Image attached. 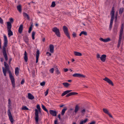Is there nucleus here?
Instances as JSON below:
<instances>
[{
    "mask_svg": "<svg viewBox=\"0 0 124 124\" xmlns=\"http://www.w3.org/2000/svg\"><path fill=\"white\" fill-rule=\"evenodd\" d=\"M4 63L5 67L6 68L5 70H6V71H8L9 75V77L11 82V84L12 86L13 87L15 88V79L13 76L12 75L11 71L9 70V68L8 64L6 62H4Z\"/></svg>",
    "mask_w": 124,
    "mask_h": 124,
    "instance_id": "1",
    "label": "nucleus"
},
{
    "mask_svg": "<svg viewBox=\"0 0 124 124\" xmlns=\"http://www.w3.org/2000/svg\"><path fill=\"white\" fill-rule=\"evenodd\" d=\"M4 45L3 46L2 52L5 60L7 61L8 60V57L6 52L5 47L7 46L8 41L7 37L6 35H4Z\"/></svg>",
    "mask_w": 124,
    "mask_h": 124,
    "instance_id": "2",
    "label": "nucleus"
},
{
    "mask_svg": "<svg viewBox=\"0 0 124 124\" xmlns=\"http://www.w3.org/2000/svg\"><path fill=\"white\" fill-rule=\"evenodd\" d=\"M72 91V90H68L64 92L62 94L61 96H63L67 94L66 97H69L70 96L77 95L78 94V93L75 92H72L70 93Z\"/></svg>",
    "mask_w": 124,
    "mask_h": 124,
    "instance_id": "3",
    "label": "nucleus"
},
{
    "mask_svg": "<svg viewBox=\"0 0 124 124\" xmlns=\"http://www.w3.org/2000/svg\"><path fill=\"white\" fill-rule=\"evenodd\" d=\"M115 9L114 7H113L112 9V10L110 12V15L111 16V18L110 20L109 28L110 30L112 26L113 23L115 16Z\"/></svg>",
    "mask_w": 124,
    "mask_h": 124,
    "instance_id": "4",
    "label": "nucleus"
},
{
    "mask_svg": "<svg viewBox=\"0 0 124 124\" xmlns=\"http://www.w3.org/2000/svg\"><path fill=\"white\" fill-rule=\"evenodd\" d=\"M7 28L8 31V35L10 37L13 35V33L11 30L12 25L9 22H7Z\"/></svg>",
    "mask_w": 124,
    "mask_h": 124,
    "instance_id": "5",
    "label": "nucleus"
},
{
    "mask_svg": "<svg viewBox=\"0 0 124 124\" xmlns=\"http://www.w3.org/2000/svg\"><path fill=\"white\" fill-rule=\"evenodd\" d=\"M41 109H38V110L36 109L35 110V120L36 123H38L39 121V113L40 112L41 113Z\"/></svg>",
    "mask_w": 124,
    "mask_h": 124,
    "instance_id": "6",
    "label": "nucleus"
},
{
    "mask_svg": "<svg viewBox=\"0 0 124 124\" xmlns=\"http://www.w3.org/2000/svg\"><path fill=\"white\" fill-rule=\"evenodd\" d=\"M52 31L54 32L56 36L58 37H60V33L59 29L56 27L53 28L52 30Z\"/></svg>",
    "mask_w": 124,
    "mask_h": 124,
    "instance_id": "7",
    "label": "nucleus"
},
{
    "mask_svg": "<svg viewBox=\"0 0 124 124\" xmlns=\"http://www.w3.org/2000/svg\"><path fill=\"white\" fill-rule=\"evenodd\" d=\"M63 30L65 35L69 39H70V37L68 32V29L67 27L65 26H63Z\"/></svg>",
    "mask_w": 124,
    "mask_h": 124,
    "instance_id": "8",
    "label": "nucleus"
},
{
    "mask_svg": "<svg viewBox=\"0 0 124 124\" xmlns=\"http://www.w3.org/2000/svg\"><path fill=\"white\" fill-rule=\"evenodd\" d=\"M8 114L9 118V120L11 122V123L12 124H13L14 123V120L12 116L10 110L9 109H8Z\"/></svg>",
    "mask_w": 124,
    "mask_h": 124,
    "instance_id": "9",
    "label": "nucleus"
},
{
    "mask_svg": "<svg viewBox=\"0 0 124 124\" xmlns=\"http://www.w3.org/2000/svg\"><path fill=\"white\" fill-rule=\"evenodd\" d=\"M103 80L107 82L109 84L113 86L114 85L112 81L108 78L105 77V78L103 79Z\"/></svg>",
    "mask_w": 124,
    "mask_h": 124,
    "instance_id": "10",
    "label": "nucleus"
},
{
    "mask_svg": "<svg viewBox=\"0 0 124 124\" xmlns=\"http://www.w3.org/2000/svg\"><path fill=\"white\" fill-rule=\"evenodd\" d=\"M73 77L79 78H83L85 77V76L82 74L79 73H75L74 74L72 75Z\"/></svg>",
    "mask_w": 124,
    "mask_h": 124,
    "instance_id": "11",
    "label": "nucleus"
},
{
    "mask_svg": "<svg viewBox=\"0 0 124 124\" xmlns=\"http://www.w3.org/2000/svg\"><path fill=\"white\" fill-rule=\"evenodd\" d=\"M50 114L53 116H56L57 115L56 112L54 110H50L49 111Z\"/></svg>",
    "mask_w": 124,
    "mask_h": 124,
    "instance_id": "12",
    "label": "nucleus"
},
{
    "mask_svg": "<svg viewBox=\"0 0 124 124\" xmlns=\"http://www.w3.org/2000/svg\"><path fill=\"white\" fill-rule=\"evenodd\" d=\"M106 55L105 54L102 55L100 57L101 60L103 62H104L106 59Z\"/></svg>",
    "mask_w": 124,
    "mask_h": 124,
    "instance_id": "13",
    "label": "nucleus"
},
{
    "mask_svg": "<svg viewBox=\"0 0 124 124\" xmlns=\"http://www.w3.org/2000/svg\"><path fill=\"white\" fill-rule=\"evenodd\" d=\"M23 39L24 41L27 45H28L29 44V39L27 35H25L23 37Z\"/></svg>",
    "mask_w": 124,
    "mask_h": 124,
    "instance_id": "14",
    "label": "nucleus"
},
{
    "mask_svg": "<svg viewBox=\"0 0 124 124\" xmlns=\"http://www.w3.org/2000/svg\"><path fill=\"white\" fill-rule=\"evenodd\" d=\"M99 39L100 40L104 42H108L111 40L109 38L103 39L102 38H100Z\"/></svg>",
    "mask_w": 124,
    "mask_h": 124,
    "instance_id": "15",
    "label": "nucleus"
},
{
    "mask_svg": "<svg viewBox=\"0 0 124 124\" xmlns=\"http://www.w3.org/2000/svg\"><path fill=\"white\" fill-rule=\"evenodd\" d=\"M50 51L52 53H53L54 52V46L52 44H50L49 45Z\"/></svg>",
    "mask_w": 124,
    "mask_h": 124,
    "instance_id": "16",
    "label": "nucleus"
},
{
    "mask_svg": "<svg viewBox=\"0 0 124 124\" xmlns=\"http://www.w3.org/2000/svg\"><path fill=\"white\" fill-rule=\"evenodd\" d=\"M39 50H37L36 52V62L37 63L38 62L39 56Z\"/></svg>",
    "mask_w": 124,
    "mask_h": 124,
    "instance_id": "17",
    "label": "nucleus"
},
{
    "mask_svg": "<svg viewBox=\"0 0 124 124\" xmlns=\"http://www.w3.org/2000/svg\"><path fill=\"white\" fill-rule=\"evenodd\" d=\"M122 36L119 35V39L118 42V44L117 45V47L119 48L120 46L121 43V40L122 39Z\"/></svg>",
    "mask_w": 124,
    "mask_h": 124,
    "instance_id": "18",
    "label": "nucleus"
},
{
    "mask_svg": "<svg viewBox=\"0 0 124 124\" xmlns=\"http://www.w3.org/2000/svg\"><path fill=\"white\" fill-rule=\"evenodd\" d=\"M28 98L30 99L33 100L34 98V97L31 93H29L28 94Z\"/></svg>",
    "mask_w": 124,
    "mask_h": 124,
    "instance_id": "19",
    "label": "nucleus"
},
{
    "mask_svg": "<svg viewBox=\"0 0 124 124\" xmlns=\"http://www.w3.org/2000/svg\"><path fill=\"white\" fill-rule=\"evenodd\" d=\"M81 110L80 111L81 112L82 114H84L86 112V109L84 107L81 108L80 109Z\"/></svg>",
    "mask_w": 124,
    "mask_h": 124,
    "instance_id": "20",
    "label": "nucleus"
},
{
    "mask_svg": "<svg viewBox=\"0 0 124 124\" xmlns=\"http://www.w3.org/2000/svg\"><path fill=\"white\" fill-rule=\"evenodd\" d=\"M23 26L22 24H21L19 28L18 31L20 33H21L23 30Z\"/></svg>",
    "mask_w": 124,
    "mask_h": 124,
    "instance_id": "21",
    "label": "nucleus"
},
{
    "mask_svg": "<svg viewBox=\"0 0 124 124\" xmlns=\"http://www.w3.org/2000/svg\"><path fill=\"white\" fill-rule=\"evenodd\" d=\"M24 59L25 62H27L28 61L27 54L26 51H25L24 53Z\"/></svg>",
    "mask_w": 124,
    "mask_h": 124,
    "instance_id": "22",
    "label": "nucleus"
},
{
    "mask_svg": "<svg viewBox=\"0 0 124 124\" xmlns=\"http://www.w3.org/2000/svg\"><path fill=\"white\" fill-rule=\"evenodd\" d=\"M79 106L78 105H76L75 107L74 112L75 113H77L79 110Z\"/></svg>",
    "mask_w": 124,
    "mask_h": 124,
    "instance_id": "23",
    "label": "nucleus"
},
{
    "mask_svg": "<svg viewBox=\"0 0 124 124\" xmlns=\"http://www.w3.org/2000/svg\"><path fill=\"white\" fill-rule=\"evenodd\" d=\"M74 54L75 56H81L82 55V54L80 52L77 51H74Z\"/></svg>",
    "mask_w": 124,
    "mask_h": 124,
    "instance_id": "24",
    "label": "nucleus"
},
{
    "mask_svg": "<svg viewBox=\"0 0 124 124\" xmlns=\"http://www.w3.org/2000/svg\"><path fill=\"white\" fill-rule=\"evenodd\" d=\"M123 29V24H122L121 25V29L120 30L119 35L122 36Z\"/></svg>",
    "mask_w": 124,
    "mask_h": 124,
    "instance_id": "25",
    "label": "nucleus"
},
{
    "mask_svg": "<svg viewBox=\"0 0 124 124\" xmlns=\"http://www.w3.org/2000/svg\"><path fill=\"white\" fill-rule=\"evenodd\" d=\"M19 73V70L18 67H16L15 70V74L17 76Z\"/></svg>",
    "mask_w": 124,
    "mask_h": 124,
    "instance_id": "26",
    "label": "nucleus"
},
{
    "mask_svg": "<svg viewBox=\"0 0 124 124\" xmlns=\"http://www.w3.org/2000/svg\"><path fill=\"white\" fill-rule=\"evenodd\" d=\"M63 85H64V86L65 87H67L69 86L70 85V84L69 83L67 82H64L63 83Z\"/></svg>",
    "mask_w": 124,
    "mask_h": 124,
    "instance_id": "27",
    "label": "nucleus"
},
{
    "mask_svg": "<svg viewBox=\"0 0 124 124\" xmlns=\"http://www.w3.org/2000/svg\"><path fill=\"white\" fill-rule=\"evenodd\" d=\"M17 9L19 11V12H21V5H19L18 6H17Z\"/></svg>",
    "mask_w": 124,
    "mask_h": 124,
    "instance_id": "28",
    "label": "nucleus"
},
{
    "mask_svg": "<svg viewBox=\"0 0 124 124\" xmlns=\"http://www.w3.org/2000/svg\"><path fill=\"white\" fill-rule=\"evenodd\" d=\"M23 15L25 17H27V18L28 19H29L30 18V17L29 16V15L26 13L24 12L23 13Z\"/></svg>",
    "mask_w": 124,
    "mask_h": 124,
    "instance_id": "29",
    "label": "nucleus"
},
{
    "mask_svg": "<svg viewBox=\"0 0 124 124\" xmlns=\"http://www.w3.org/2000/svg\"><path fill=\"white\" fill-rule=\"evenodd\" d=\"M88 120V119H86L84 120H83L80 122L79 124H83L84 123H85Z\"/></svg>",
    "mask_w": 124,
    "mask_h": 124,
    "instance_id": "30",
    "label": "nucleus"
},
{
    "mask_svg": "<svg viewBox=\"0 0 124 124\" xmlns=\"http://www.w3.org/2000/svg\"><path fill=\"white\" fill-rule=\"evenodd\" d=\"M67 110V108H65L63 109L62 111L61 114L62 115H63L64 114L65 111Z\"/></svg>",
    "mask_w": 124,
    "mask_h": 124,
    "instance_id": "31",
    "label": "nucleus"
},
{
    "mask_svg": "<svg viewBox=\"0 0 124 124\" xmlns=\"http://www.w3.org/2000/svg\"><path fill=\"white\" fill-rule=\"evenodd\" d=\"M103 111L104 113L107 114L109 113L107 109L103 108Z\"/></svg>",
    "mask_w": 124,
    "mask_h": 124,
    "instance_id": "32",
    "label": "nucleus"
},
{
    "mask_svg": "<svg viewBox=\"0 0 124 124\" xmlns=\"http://www.w3.org/2000/svg\"><path fill=\"white\" fill-rule=\"evenodd\" d=\"M35 32L34 31H33L32 33V39L33 40L35 39L34 36L35 34Z\"/></svg>",
    "mask_w": 124,
    "mask_h": 124,
    "instance_id": "33",
    "label": "nucleus"
},
{
    "mask_svg": "<svg viewBox=\"0 0 124 124\" xmlns=\"http://www.w3.org/2000/svg\"><path fill=\"white\" fill-rule=\"evenodd\" d=\"M124 9V8H120L119 9V14H122L123 13Z\"/></svg>",
    "mask_w": 124,
    "mask_h": 124,
    "instance_id": "34",
    "label": "nucleus"
},
{
    "mask_svg": "<svg viewBox=\"0 0 124 124\" xmlns=\"http://www.w3.org/2000/svg\"><path fill=\"white\" fill-rule=\"evenodd\" d=\"M2 69H3V73L4 74V76H6V71L4 67L2 68Z\"/></svg>",
    "mask_w": 124,
    "mask_h": 124,
    "instance_id": "35",
    "label": "nucleus"
},
{
    "mask_svg": "<svg viewBox=\"0 0 124 124\" xmlns=\"http://www.w3.org/2000/svg\"><path fill=\"white\" fill-rule=\"evenodd\" d=\"M55 4L54 1H53L51 5V7H54L55 6Z\"/></svg>",
    "mask_w": 124,
    "mask_h": 124,
    "instance_id": "36",
    "label": "nucleus"
},
{
    "mask_svg": "<svg viewBox=\"0 0 124 124\" xmlns=\"http://www.w3.org/2000/svg\"><path fill=\"white\" fill-rule=\"evenodd\" d=\"M42 109L45 111H47V109L46 108L45 106L42 104Z\"/></svg>",
    "mask_w": 124,
    "mask_h": 124,
    "instance_id": "37",
    "label": "nucleus"
},
{
    "mask_svg": "<svg viewBox=\"0 0 124 124\" xmlns=\"http://www.w3.org/2000/svg\"><path fill=\"white\" fill-rule=\"evenodd\" d=\"M22 109L27 110H28L29 109L26 106H24L22 107Z\"/></svg>",
    "mask_w": 124,
    "mask_h": 124,
    "instance_id": "38",
    "label": "nucleus"
},
{
    "mask_svg": "<svg viewBox=\"0 0 124 124\" xmlns=\"http://www.w3.org/2000/svg\"><path fill=\"white\" fill-rule=\"evenodd\" d=\"M73 34H72L73 37L74 38H75L77 37V35L76 33H75V32H73Z\"/></svg>",
    "mask_w": 124,
    "mask_h": 124,
    "instance_id": "39",
    "label": "nucleus"
},
{
    "mask_svg": "<svg viewBox=\"0 0 124 124\" xmlns=\"http://www.w3.org/2000/svg\"><path fill=\"white\" fill-rule=\"evenodd\" d=\"M81 32L82 33V34L84 35L85 36H87V32L86 31H81Z\"/></svg>",
    "mask_w": 124,
    "mask_h": 124,
    "instance_id": "40",
    "label": "nucleus"
},
{
    "mask_svg": "<svg viewBox=\"0 0 124 124\" xmlns=\"http://www.w3.org/2000/svg\"><path fill=\"white\" fill-rule=\"evenodd\" d=\"M45 82L44 81L40 83V85L41 86H44L45 85Z\"/></svg>",
    "mask_w": 124,
    "mask_h": 124,
    "instance_id": "41",
    "label": "nucleus"
},
{
    "mask_svg": "<svg viewBox=\"0 0 124 124\" xmlns=\"http://www.w3.org/2000/svg\"><path fill=\"white\" fill-rule=\"evenodd\" d=\"M9 20L10 21V22H9L11 24V23H12L14 21L13 19L12 18H10L9 19Z\"/></svg>",
    "mask_w": 124,
    "mask_h": 124,
    "instance_id": "42",
    "label": "nucleus"
},
{
    "mask_svg": "<svg viewBox=\"0 0 124 124\" xmlns=\"http://www.w3.org/2000/svg\"><path fill=\"white\" fill-rule=\"evenodd\" d=\"M56 73L58 75L60 74V72L59 71L58 69H57L56 71Z\"/></svg>",
    "mask_w": 124,
    "mask_h": 124,
    "instance_id": "43",
    "label": "nucleus"
},
{
    "mask_svg": "<svg viewBox=\"0 0 124 124\" xmlns=\"http://www.w3.org/2000/svg\"><path fill=\"white\" fill-rule=\"evenodd\" d=\"M54 69L52 68L49 70V71L51 73H53L54 72Z\"/></svg>",
    "mask_w": 124,
    "mask_h": 124,
    "instance_id": "44",
    "label": "nucleus"
},
{
    "mask_svg": "<svg viewBox=\"0 0 124 124\" xmlns=\"http://www.w3.org/2000/svg\"><path fill=\"white\" fill-rule=\"evenodd\" d=\"M48 89H47L46 92H45V96H46L48 94Z\"/></svg>",
    "mask_w": 124,
    "mask_h": 124,
    "instance_id": "45",
    "label": "nucleus"
},
{
    "mask_svg": "<svg viewBox=\"0 0 124 124\" xmlns=\"http://www.w3.org/2000/svg\"><path fill=\"white\" fill-rule=\"evenodd\" d=\"M0 23L2 24L3 23V19L0 17Z\"/></svg>",
    "mask_w": 124,
    "mask_h": 124,
    "instance_id": "46",
    "label": "nucleus"
},
{
    "mask_svg": "<svg viewBox=\"0 0 124 124\" xmlns=\"http://www.w3.org/2000/svg\"><path fill=\"white\" fill-rule=\"evenodd\" d=\"M32 30V28L31 27H30L29 28V30H28V32L29 33H30L31 32Z\"/></svg>",
    "mask_w": 124,
    "mask_h": 124,
    "instance_id": "47",
    "label": "nucleus"
},
{
    "mask_svg": "<svg viewBox=\"0 0 124 124\" xmlns=\"http://www.w3.org/2000/svg\"><path fill=\"white\" fill-rule=\"evenodd\" d=\"M37 108L38 109H40L41 108L40 107V106L39 105V104H38L36 106Z\"/></svg>",
    "mask_w": 124,
    "mask_h": 124,
    "instance_id": "48",
    "label": "nucleus"
},
{
    "mask_svg": "<svg viewBox=\"0 0 124 124\" xmlns=\"http://www.w3.org/2000/svg\"><path fill=\"white\" fill-rule=\"evenodd\" d=\"M24 82V80L23 79L21 82V84L22 85L23 84Z\"/></svg>",
    "mask_w": 124,
    "mask_h": 124,
    "instance_id": "49",
    "label": "nucleus"
},
{
    "mask_svg": "<svg viewBox=\"0 0 124 124\" xmlns=\"http://www.w3.org/2000/svg\"><path fill=\"white\" fill-rule=\"evenodd\" d=\"M117 28L116 27H115L113 29L114 31L115 32H116L117 31Z\"/></svg>",
    "mask_w": 124,
    "mask_h": 124,
    "instance_id": "50",
    "label": "nucleus"
},
{
    "mask_svg": "<svg viewBox=\"0 0 124 124\" xmlns=\"http://www.w3.org/2000/svg\"><path fill=\"white\" fill-rule=\"evenodd\" d=\"M57 122L58 121L57 119L55 120L54 121V124H58V123H57Z\"/></svg>",
    "mask_w": 124,
    "mask_h": 124,
    "instance_id": "51",
    "label": "nucleus"
},
{
    "mask_svg": "<svg viewBox=\"0 0 124 124\" xmlns=\"http://www.w3.org/2000/svg\"><path fill=\"white\" fill-rule=\"evenodd\" d=\"M96 124V122L94 121H93L91 122L90 124Z\"/></svg>",
    "mask_w": 124,
    "mask_h": 124,
    "instance_id": "52",
    "label": "nucleus"
},
{
    "mask_svg": "<svg viewBox=\"0 0 124 124\" xmlns=\"http://www.w3.org/2000/svg\"><path fill=\"white\" fill-rule=\"evenodd\" d=\"M108 115L110 117H111L112 118H113V117H112V116L109 113H108Z\"/></svg>",
    "mask_w": 124,
    "mask_h": 124,
    "instance_id": "53",
    "label": "nucleus"
},
{
    "mask_svg": "<svg viewBox=\"0 0 124 124\" xmlns=\"http://www.w3.org/2000/svg\"><path fill=\"white\" fill-rule=\"evenodd\" d=\"M12 58H10L9 60V64H10L11 62L12 61Z\"/></svg>",
    "mask_w": 124,
    "mask_h": 124,
    "instance_id": "54",
    "label": "nucleus"
},
{
    "mask_svg": "<svg viewBox=\"0 0 124 124\" xmlns=\"http://www.w3.org/2000/svg\"><path fill=\"white\" fill-rule=\"evenodd\" d=\"M46 54H49V55H48V56H51V54L48 52H47L46 53Z\"/></svg>",
    "mask_w": 124,
    "mask_h": 124,
    "instance_id": "55",
    "label": "nucleus"
},
{
    "mask_svg": "<svg viewBox=\"0 0 124 124\" xmlns=\"http://www.w3.org/2000/svg\"><path fill=\"white\" fill-rule=\"evenodd\" d=\"M8 104H10L11 103V101L10 100V99H8Z\"/></svg>",
    "mask_w": 124,
    "mask_h": 124,
    "instance_id": "56",
    "label": "nucleus"
},
{
    "mask_svg": "<svg viewBox=\"0 0 124 124\" xmlns=\"http://www.w3.org/2000/svg\"><path fill=\"white\" fill-rule=\"evenodd\" d=\"M58 117L59 119L60 120H61V118L60 117V114H59L58 115Z\"/></svg>",
    "mask_w": 124,
    "mask_h": 124,
    "instance_id": "57",
    "label": "nucleus"
},
{
    "mask_svg": "<svg viewBox=\"0 0 124 124\" xmlns=\"http://www.w3.org/2000/svg\"><path fill=\"white\" fill-rule=\"evenodd\" d=\"M68 69H64V71L65 72H66L68 71Z\"/></svg>",
    "mask_w": 124,
    "mask_h": 124,
    "instance_id": "58",
    "label": "nucleus"
},
{
    "mask_svg": "<svg viewBox=\"0 0 124 124\" xmlns=\"http://www.w3.org/2000/svg\"><path fill=\"white\" fill-rule=\"evenodd\" d=\"M97 58H100V54H98L97 55Z\"/></svg>",
    "mask_w": 124,
    "mask_h": 124,
    "instance_id": "59",
    "label": "nucleus"
},
{
    "mask_svg": "<svg viewBox=\"0 0 124 124\" xmlns=\"http://www.w3.org/2000/svg\"><path fill=\"white\" fill-rule=\"evenodd\" d=\"M0 60L1 61V62H3V58H0Z\"/></svg>",
    "mask_w": 124,
    "mask_h": 124,
    "instance_id": "60",
    "label": "nucleus"
},
{
    "mask_svg": "<svg viewBox=\"0 0 124 124\" xmlns=\"http://www.w3.org/2000/svg\"><path fill=\"white\" fill-rule=\"evenodd\" d=\"M115 18L116 19V20L117 18V14L116 15V16H115Z\"/></svg>",
    "mask_w": 124,
    "mask_h": 124,
    "instance_id": "61",
    "label": "nucleus"
},
{
    "mask_svg": "<svg viewBox=\"0 0 124 124\" xmlns=\"http://www.w3.org/2000/svg\"><path fill=\"white\" fill-rule=\"evenodd\" d=\"M67 81L69 82H71L72 81V80H68Z\"/></svg>",
    "mask_w": 124,
    "mask_h": 124,
    "instance_id": "62",
    "label": "nucleus"
},
{
    "mask_svg": "<svg viewBox=\"0 0 124 124\" xmlns=\"http://www.w3.org/2000/svg\"><path fill=\"white\" fill-rule=\"evenodd\" d=\"M45 40V38H44L42 39V41L43 42H44Z\"/></svg>",
    "mask_w": 124,
    "mask_h": 124,
    "instance_id": "63",
    "label": "nucleus"
},
{
    "mask_svg": "<svg viewBox=\"0 0 124 124\" xmlns=\"http://www.w3.org/2000/svg\"><path fill=\"white\" fill-rule=\"evenodd\" d=\"M64 106L63 105H62L60 106V107H63Z\"/></svg>",
    "mask_w": 124,
    "mask_h": 124,
    "instance_id": "64",
    "label": "nucleus"
}]
</instances>
